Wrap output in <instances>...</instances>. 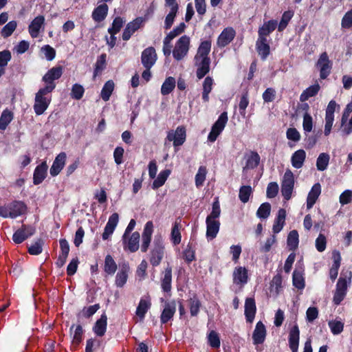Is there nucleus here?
Instances as JSON below:
<instances>
[{"instance_id":"obj_1","label":"nucleus","mask_w":352,"mask_h":352,"mask_svg":"<svg viewBox=\"0 0 352 352\" xmlns=\"http://www.w3.org/2000/svg\"><path fill=\"white\" fill-rule=\"evenodd\" d=\"M27 205L22 201L14 200L0 206V216L3 218H16L27 212Z\"/></svg>"},{"instance_id":"obj_2","label":"nucleus","mask_w":352,"mask_h":352,"mask_svg":"<svg viewBox=\"0 0 352 352\" xmlns=\"http://www.w3.org/2000/svg\"><path fill=\"white\" fill-rule=\"evenodd\" d=\"M51 92L47 88L43 87L36 94L35 102L33 106L36 115H42L48 108L51 102V97L48 98L46 95Z\"/></svg>"},{"instance_id":"obj_3","label":"nucleus","mask_w":352,"mask_h":352,"mask_svg":"<svg viewBox=\"0 0 352 352\" xmlns=\"http://www.w3.org/2000/svg\"><path fill=\"white\" fill-rule=\"evenodd\" d=\"M63 72V68L60 65L50 69L42 78V80L46 84L44 88H47L48 90L53 91L56 86L54 80L59 79Z\"/></svg>"},{"instance_id":"obj_4","label":"nucleus","mask_w":352,"mask_h":352,"mask_svg":"<svg viewBox=\"0 0 352 352\" xmlns=\"http://www.w3.org/2000/svg\"><path fill=\"white\" fill-rule=\"evenodd\" d=\"M228 113L223 111L219 116L217 120L213 124L211 131L208 135V140L214 142L221 133L228 122Z\"/></svg>"},{"instance_id":"obj_5","label":"nucleus","mask_w":352,"mask_h":352,"mask_svg":"<svg viewBox=\"0 0 352 352\" xmlns=\"http://www.w3.org/2000/svg\"><path fill=\"white\" fill-rule=\"evenodd\" d=\"M294 186V177L290 169H287L284 173L281 183V193L283 198L288 201L291 199Z\"/></svg>"},{"instance_id":"obj_6","label":"nucleus","mask_w":352,"mask_h":352,"mask_svg":"<svg viewBox=\"0 0 352 352\" xmlns=\"http://www.w3.org/2000/svg\"><path fill=\"white\" fill-rule=\"evenodd\" d=\"M190 38L186 35L181 36L176 42L175 48L173 50V56L177 60L183 59L189 50Z\"/></svg>"},{"instance_id":"obj_7","label":"nucleus","mask_w":352,"mask_h":352,"mask_svg":"<svg viewBox=\"0 0 352 352\" xmlns=\"http://www.w3.org/2000/svg\"><path fill=\"white\" fill-rule=\"evenodd\" d=\"M351 280V272L349 273L348 276L342 277L340 276L336 285V289L333 296V302L336 305H339L344 298L348 283H350Z\"/></svg>"},{"instance_id":"obj_8","label":"nucleus","mask_w":352,"mask_h":352,"mask_svg":"<svg viewBox=\"0 0 352 352\" xmlns=\"http://www.w3.org/2000/svg\"><path fill=\"white\" fill-rule=\"evenodd\" d=\"M186 139V130L184 126H179L175 131H169L168 132L166 140L169 142H173L174 147L182 146Z\"/></svg>"},{"instance_id":"obj_9","label":"nucleus","mask_w":352,"mask_h":352,"mask_svg":"<svg viewBox=\"0 0 352 352\" xmlns=\"http://www.w3.org/2000/svg\"><path fill=\"white\" fill-rule=\"evenodd\" d=\"M316 67L320 69V77L322 80L326 79L331 74L332 63L326 52L320 54L316 63Z\"/></svg>"},{"instance_id":"obj_10","label":"nucleus","mask_w":352,"mask_h":352,"mask_svg":"<svg viewBox=\"0 0 352 352\" xmlns=\"http://www.w3.org/2000/svg\"><path fill=\"white\" fill-rule=\"evenodd\" d=\"M123 248L130 252H136L140 247V234L134 232L131 234L122 236Z\"/></svg>"},{"instance_id":"obj_11","label":"nucleus","mask_w":352,"mask_h":352,"mask_svg":"<svg viewBox=\"0 0 352 352\" xmlns=\"http://www.w3.org/2000/svg\"><path fill=\"white\" fill-rule=\"evenodd\" d=\"M236 36V31L232 27L224 28L219 35L217 40V45L220 48L228 45Z\"/></svg>"},{"instance_id":"obj_12","label":"nucleus","mask_w":352,"mask_h":352,"mask_svg":"<svg viewBox=\"0 0 352 352\" xmlns=\"http://www.w3.org/2000/svg\"><path fill=\"white\" fill-rule=\"evenodd\" d=\"M35 232V228L32 226L23 225L18 229L12 236L13 241L19 244L24 241L26 239L33 235Z\"/></svg>"},{"instance_id":"obj_13","label":"nucleus","mask_w":352,"mask_h":352,"mask_svg":"<svg viewBox=\"0 0 352 352\" xmlns=\"http://www.w3.org/2000/svg\"><path fill=\"white\" fill-rule=\"evenodd\" d=\"M157 59L155 49L148 47L142 52L141 63L143 67H153Z\"/></svg>"},{"instance_id":"obj_14","label":"nucleus","mask_w":352,"mask_h":352,"mask_svg":"<svg viewBox=\"0 0 352 352\" xmlns=\"http://www.w3.org/2000/svg\"><path fill=\"white\" fill-rule=\"evenodd\" d=\"M143 21L142 17H137L133 21L128 23L122 32V40H129L131 36L142 25Z\"/></svg>"},{"instance_id":"obj_15","label":"nucleus","mask_w":352,"mask_h":352,"mask_svg":"<svg viewBox=\"0 0 352 352\" xmlns=\"http://www.w3.org/2000/svg\"><path fill=\"white\" fill-rule=\"evenodd\" d=\"M67 160V155L65 152H60L56 155L50 169V175L52 177L57 176L63 169Z\"/></svg>"},{"instance_id":"obj_16","label":"nucleus","mask_w":352,"mask_h":352,"mask_svg":"<svg viewBox=\"0 0 352 352\" xmlns=\"http://www.w3.org/2000/svg\"><path fill=\"white\" fill-rule=\"evenodd\" d=\"M45 17L43 15H38L35 17L28 26V32L32 38H37L39 35L40 30L44 28Z\"/></svg>"},{"instance_id":"obj_17","label":"nucleus","mask_w":352,"mask_h":352,"mask_svg":"<svg viewBox=\"0 0 352 352\" xmlns=\"http://www.w3.org/2000/svg\"><path fill=\"white\" fill-rule=\"evenodd\" d=\"M153 232V225L152 221H147L144 226V229L142 236L141 251L146 252L150 245L151 236Z\"/></svg>"},{"instance_id":"obj_18","label":"nucleus","mask_w":352,"mask_h":352,"mask_svg":"<svg viewBox=\"0 0 352 352\" xmlns=\"http://www.w3.org/2000/svg\"><path fill=\"white\" fill-rule=\"evenodd\" d=\"M195 62L197 67V77L198 79H201L210 72V57L200 58L199 60H195Z\"/></svg>"},{"instance_id":"obj_19","label":"nucleus","mask_w":352,"mask_h":352,"mask_svg":"<svg viewBox=\"0 0 352 352\" xmlns=\"http://www.w3.org/2000/svg\"><path fill=\"white\" fill-rule=\"evenodd\" d=\"M48 166L45 161L36 166L33 173V184L38 185L46 178Z\"/></svg>"},{"instance_id":"obj_20","label":"nucleus","mask_w":352,"mask_h":352,"mask_svg":"<svg viewBox=\"0 0 352 352\" xmlns=\"http://www.w3.org/2000/svg\"><path fill=\"white\" fill-rule=\"evenodd\" d=\"M164 256V247L160 241H155L151 252L150 262L153 266H157Z\"/></svg>"},{"instance_id":"obj_21","label":"nucleus","mask_w":352,"mask_h":352,"mask_svg":"<svg viewBox=\"0 0 352 352\" xmlns=\"http://www.w3.org/2000/svg\"><path fill=\"white\" fill-rule=\"evenodd\" d=\"M266 337V329L261 321L256 323L252 334V339L254 344H262Z\"/></svg>"},{"instance_id":"obj_22","label":"nucleus","mask_w":352,"mask_h":352,"mask_svg":"<svg viewBox=\"0 0 352 352\" xmlns=\"http://www.w3.org/2000/svg\"><path fill=\"white\" fill-rule=\"evenodd\" d=\"M300 339V331L297 324H295L289 331V345L292 352H298Z\"/></svg>"},{"instance_id":"obj_23","label":"nucleus","mask_w":352,"mask_h":352,"mask_svg":"<svg viewBox=\"0 0 352 352\" xmlns=\"http://www.w3.org/2000/svg\"><path fill=\"white\" fill-rule=\"evenodd\" d=\"M277 25V21L275 20H270L265 22L258 29V38H267V37L276 30Z\"/></svg>"},{"instance_id":"obj_24","label":"nucleus","mask_w":352,"mask_h":352,"mask_svg":"<svg viewBox=\"0 0 352 352\" xmlns=\"http://www.w3.org/2000/svg\"><path fill=\"white\" fill-rule=\"evenodd\" d=\"M256 50L262 60H265L270 53V47L267 38H258Z\"/></svg>"},{"instance_id":"obj_25","label":"nucleus","mask_w":352,"mask_h":352,"mask_svg":"<svg viewBox=\"0 0 352 352\" xmlns=\"http://www.w3.org/2000/svg\"><path fill=\"white\" fill-rule=\"evenodd\" d=\"M151 302L149 296L143 297L140 299L138 306L136 309V316L142 321L145 317V314L148 310L151 308Z\"/></svg>"},{"instance_id":"obj_26","label":"nucleus","mask_w":352,"mask_h":352,"mask_svg":"<svg viewBox=\"0 0 352 352\" xmlns=\"http://www.w3.org/2000/svg\"><path fill=\"white\" fill-rule=\"evenodd\" d=\"M109 7L106 3L100 4L94 9L91 17L95 22H102L106 19Z\"/></svg>"},{"instance_id":"obj_27","label":"nucleus","mask_w":352,"mask_h":352,"mask_svg":"<svg viewBox=\"0 0 352 352\" xmlns=\"http://www.w3.org/2000/svg\"><path fill=\"white\" fill-rule=\"evenodd\" d=\"M175 311L176 304L175 301L166 302L160 317L162 323L168 322L173 317Z\"/></svg>"},{"instance_id":"obj_28","label":"nucleus","mask_w":352,"mask_h":352,"mask_svg":"<svg viewBox=\"0 0 352 352\" xmlns=\"http://www.w3.org/2000/svg\"><path fill=\"white\" fill-rule=\"evenodd\" d=\"M321 193V186L319 183H316L311 187L307 197V208L308 209L313 207L316 204L318 197Z\"/></svg>"},{"instance_id":"obj_29","label":"nucleus","mask_w":352,"mask_h":352,"mask_svg":"<svg viewBox=\"0 0 352 352\" xmlns=\"http://www.w3.org/2000/svg\"><path fill=\"white\" fill-rule=\"evenodd\" d=\"M256 311L254 298H247L245 302V316L248 322H252L255 317Z\"/></svg>"},{"instance_id":"obj_30","label":"nucleus","mask_w":352,"mask_h":352,"mask_svg":"<svg viewBox=\"0 0 352 352\" xmlns=\"http://www.w3.org/2000/svg\"><path fill=\"white\" fill-rule=\"evenodd\" d=\"M212 42L210 40L201 41L198 47L197 54L194 60H199L200 58L209 57L208 55L211 50Z\"/></svg>"},{"instance_id":"obj_31","label":"nucleus","mask_w":352,"mask_h":352,"mask_svg":"<svg viewBox=\"0 0 352 352\" xmlns=\"http://www.w3.org/2000/svg\"><path fill=\"white\" fill-rule=\"evenodd\" d=\"M248 270L243 267H236L233 272V280L235 284L244 285L248 282Z\"/></svg>"},{"instance_id":"obj_32","label":"nucleus","mask_w":352,"mask_h":352,"mask_svg":"<svg viewBox=\"0 0 352 352\" xmlns=\"http://www.w3.org/2000/svg\"><path fill=\"white\" fill-rule=\"evenodd\" d=\"M306 158V153L303 149H299L295 151L291 157V162L295 168H300L302 167Z\"/></svg>"},{"instance_id":"obj_33","label":"nucleus","mask_w":352,"mask_h":352,"mask_svg":"<svg viewBox=\"0 0 352 352\" xmlns=\"http://www.w3.org/2000/svg\"><path fill=\"white\" fill-rule=\"evenodd\" d=\"M320 89V86L318 82L309 86L305 89L300 96V101L305 102L309 98L316 96Z\"/></svg>"},{"instance_id":"obj_34","label":"nucleus","mask_w":352,"mask_h":352,"mask_svg":"<svg viewBox=\"0 0 352 352\" xmlns=\"http://www.w3.org/2000/svg\"><path fill=\"white\" fill-rule=\"evenodd\" d=\"M107 325V317L105 314H102L100 318L95 323L93 331L98 336H102L106 332Z\"/></svg>"},{"instance_id":"obj_35","label":"nucleus","mask_w":352,"mask_h":352,"mask_svg":"<svg viewBox=\"0 0 352 352\" xmlns=\"http://www.w3.org/2000/svg\"><path fill=\"white\" fill-rule=\"evenodd\" d=\"M261 157L257 152L251 151L250 155L247 156L245 166L243 167V170L245 169H254L256 168L260 163Z\"/></svg>"},{"instance_id":"obj_36","label":"nucleus","mask_w":352,"mask_h":352,"mask_svg":"<svg viewBox=\"0 0 352 352\" xmlns=\"http://www.w3.org/2000/svg\"><path fill=\"white\" fill-rule=\"evenodd\" d=\"M214 80L212 77L207 76L203 82V91L201 94L202 100L204 102H208L209 94L212 89Z\"/></svg>"},{"instance_id":"obj_37","label":"nucleus","mask_w":352,"mask_h":352,"mask_svg":"<svg viewBox=\"0 0 352 352\" xmlns=\"http://www.w3.org/2000/svg\"><path fill=\"white\" fill-rule=\"evenodd\" d=\"M13 118L14 114L11 111H10L8 109H4L0 117V130H6L8 124L13 120Z\"/></svg>"},{"instance_id":"obj_38","label":"nucleus","mask_w":352,"mask_h":352,"mask_svg":"<svg viewBox=\"0 0 352 352\" xmlns=\"http://www.w3.org/2000/svg\"><path fill=\"white\" fill-rule=\"evenodd\" d=\"M170 174V170L169 169L162 170L157 175V178L153 181L152 184V188L155 190L162 186L165 184Z\"/></svg>"},{"instance_id":"obj_39","label":"nucleus","mask_w":352,"mask_h":352,"mask_svg":"<svg viewBox=\"0 0 352 352\" xmlns=\"http://www.w3.org/2000/svg\"><path fill=\"white\" fill-rule=\"evenodd\" d=\"M172 282V270L170 267H167L164 272V276L162 279V288L164 292H168L171 289Z\"/></svg>"},{"instance_id":"obj_40","label":"nucleus","mask_w":352,"mask_h":352,"mask_svg":"<svg viewBox=\"0 0 352 352\" xmlns=\"http://www.w3.org/2000/svg\"><path fill=\"white\" fill-rule=\"evenodd\" d=\"M114 82L112 80L107 81L102 87L100 96L104 101H108L114 89Z\"/></svg>"},{"instance_id":"obj_41","label":"nucleus","mask_w":352,"mask_h":352,"mask_svg":"<svg viewBox=\"0 0 352 352\" xmlns=\"http://www.w3.org/2000/svg\"><path fill=\"white\" fill-rule=\"evenodd\" d=\"M207 230L206 236L208 239L212 240L214 239L219 232L220 223L219 221H206Z\"/></svg>"},{"instance_id":"obj_42","label":"nucleus","mask_w":352,"mask_h":352,"mask_svg":"<svg viewBox=\"0 0 352 352\" xmlns=\"http://www.w3.org/2000/svg\"><path fill=\"white\" fill-rule=\"evenodd\" d=\"M107 62V54H102L100 55L96 60V63H95L94 70V77L97 76L99 74H101L102 71L106 67V63Z\"/></svg>"},{"instance_id":"obj_43","label":"nucleus","mask_w":352,"mask_h":352,"mask_svg":"<svg viewBox=\"0 0 352 352\" xmlns=\"http://www.w3.org/2000/svg\"><path fill=\"white\" fill-rule=\"evenodd\" d=\"M175 79L172 76L166 78L161 87V94L166 96L171 93L175 87Z\"/></svg>"},{"instance_id":"obj_44","label":"nucleus","mask_w":352,"mask_h":352,"mask_svg":"<svg viewBox=\"0 0 352 352\" xmlns=\"http://www.w3.org/2000/svg\"><path fill=\"white\" fill-rule=\"evenodd\" d=\"M129 267H122L117 273L116 276V285L117 287H122L126 283L128 278Z\"/></svg>"},{"instance_id":"obj_45","label":"nucleus","mask_w":352,"mask_h":352,"mask_svg":"<svg viewBox=\"0 0 352 352\" xmlns=\"http://www.w3.org/2000/svg\"><path fill=\"white\" fill-rule=\"evenodd\" d=\"M117 270V264L111 255H107L104 259V270L109 274L113 275Z\"/></svg>"},{"instance_id":"obj_46","label":"nucleus","mask_w":352,"mask_h":352,"mask_svg":"<svg viewBox=\"0 0 352 352\" xmlns=\"http://www.w3.org/2000/svg\"><path fill=\"white\" fill-rule=\"evenodd\" d=\"M292 281L295 287L298 288V289H304L305 284L302 272L295 270L293 272Z\"/></svg>"},{"instance_id":"obj_47","label":"nucleus","mask_w":352,"mask_h":352,"mask_svg":"<svg viewBox=\"0 0 352 352\" xmlns=\"http://www.w3.org/2000/svg\"><path fill=\"white\" fill-rule=\"evenodd\" d=\"M298 233L296 230H292L287 236V245L290 250H295L299 243Z\"/></svg>"},{"instance_id":"obj_48","label":"nucleus","mask_w":352,"mask_h":352,"mask_svg":"<svg viewBox=\"0 0 352 352\" xmlns=\"http://www.w3.org/2000/svg\"><path fill=\"white\" fill-rule=\"evenodd\" d=\"M293 16L294 12L292 10H287L283 12L280 21L278 25V30L279 32L283 31L287 28Z\"/></svg>"},{"instance_id":"obj_49","label":"nucleus","mask_w":352,"mask_h":352,"mask_svg":"<svg viewBox=\"0 0 352 352\" xmlns=\"http://www.w3.org/2000/svg\"><path fill=\"white\" fill-rule=\"evenodd\" d=\"M329 162V155L327 153H322L316 160V167L318 170L323 171L327 169Z\"/></svg>"},{"instance_id":"obj_50","label":"nucleus","mask_w":352,"mask_h":352,"mask_svg":"<svg viewBox=\"0 0 352 352\" xmlns=\"http://www.w3.org/2000/svg\"><path fill=\"white\" fill-rule=\"evenodd\" d=\"M270 204L268 202H265L259 206L256 212V216L261 219H265L270 216Z\"/></svg>"},{"instance_id":"obj_51","label":"nucleus","mask_w":352,"mask_h":352,"mask_svg":"<svg viewBox=\"0 0 352 352\" xmlns=\"http://www.w3.org/2000/svg\"><path fill=\"white\" fill-rule=\"evenodd\" d=\"M252 193V188L250 186H242L239 189V198L243 203H247Z\"/></svg>"},{"instance_id":"obj_52","label":"nucleus","mask_w":352,"mask_h":352,"mask_svg":"<svg viewBox=\"0 0 352 352\" xmlns=\"http://www.w3.org/2000/svg\"><path fill=\"white\" fill-rule=\"evenodd\" d=\"M17 23L16 21H11L8 22L1 31V34L3 38H8L16 30Z\"/></svg>"},{"instance_id":"obj_53","label":"nucleus","mask_w":352,"mask_h":352,"mask_svg":"<svg viewBox=\"0 0 352 352\" xmlns=\"http://www.w3.org/2000/svg\"><path fill=\"white\" fill-rule=\"evenodd\" d=\"M124 24V21L120 16H116L112 23L111 27L109 28L108 32L110 34H116L118 33Z\"/></svg>"},{"instance_id":"obj_54","label":"nucleus","mask_w":352,"mask_h":352,"mask_svg":"<svg viewBox=\"0 0 352 352\" xmlns=\"http://www.w3.org/2000/svg\"><path fill=\"white\" fill-rule=\"evenodd\" d=\"M85 93V89L84 87L78 83H75L73 85L70 96L73 99L75 100H80L84 95Z\"/></svg>"},{"instance_id":"obj_55","label":"nucleus","mask_w":352,"mask_h":352,"mask_svg":"<svg viewBox=\"0 0 352 352\" xmlns=\"http://www.w3.org/2000/svg\"><path fill=\"white\" fill-rule=\"evenodd\" d=\"M328 325L333 335L341 333L344 329V323L341 321L333 320L328 322Z\"/></svg>"},{"instance_id":"obj_56","label":"nucleus","mask_w":352,"mask_h":352,"mask_svg":"<svg viewBox=\"0 0 352 352\" xmlns=\"http://www.w3.org/2000/svg\"><path fill=\"white\" fill-rule=\"evenodd\" d=\"M186 28V24L184 22H182L177 25V27L174 28L173 30H171L167 35H166V40H173L176 36H179L182 33H183L185 31V29Z\"/></svg>"},{"instance_id":"obj_57","label":"nucleus","mask_w":352,"mask_h":352,"mask_svg":"<svg viewBox=\"0 0 352 352\" xmlns=\"http://www.w3.org/2000/svg\"><path fill=\"white\" fill-rule=\"evenodd\" d=\"M181 226L178 223H175L172 228L171 240L174 245H177L181 242Z\"/></svg>"},{"instance_id":"obj_58","label":"nucleus","mask_w":352,"mask_h":352,"mask_svg":"<svg viewBox=\"0 0 352 352\" xmlns=\"http://www.w3.org/2000/svg\"><path fill=\"white\" fill-rule=\"evenodd\" d=\"M206 168L205 166H201L195 175V184L197 187L203 185L206 179Z\"/></svg>"},{"instance_id":"obj_59","label":"nucleus","mask_w":352,"mask_h":352,"mask_svg":"<svg viewBox=\"0 0 352 352\" xmlns=\"http://www.w3.org/2000/svg\"><path fill=\"white\" fill-rule=\"evenodd\" d=\"M190 311L192 316H195L199 311L201 303L199 300L196 298L193 297L189 300Z\"/></svg>"},{"instance_id":"obj_60","label":"nucleus","mask_w":352,"mask_h":352,"mask_svg":"<svg viewBox=\"0 0 352 352\" xmlns=\"http://www.w3.org/2000/svg\"><path fill=\"white\" fill-rule=\"evenodd\" d=\"M249 104V99H248V92H244L240 99V102L239 104V112L241 116H245V110Z\"/></svg>"},{"instance_id":"obj_61","label":"nucleus","mask_w":352,"mask_h":352,"mask_svg":"<svg viewBox=\"0 0 352 352\" xmlns=\"http://www.w3.org/2000/svg\"><path fill=\"white\" fill-rule=\"evenodd\" d=\"M282 285V276L280 274L274 276L270 283L271 291H274L276 294L279 293Z\"/></svg>"},{"instance_id":"obj_62","label":"nucleus","mask_w":352,"mask_h":352,"mask_svg":"<svg viewBox=\"0 0 352 352\" xmlns=\"http://www.w3.org/2000/svg\"><path fill=\"white\" fill-rule=\"evenodd\" d=\"M43 241L41 239L37 240L28 248V252L32 255H38L42 252V246Z\"/></svg>"},{"instance_id":"obj_63","label":"nucleus","mask_w":352,"mask_h":352,"mask_svg":"<svg viewBox=\"0 0 352 352\" xmlns=\"http://www.w3.org/2000/svg\"><path fill=\"white\" fill-rule=\"evenodd\" d=\"M339 201L341 205H346L352 201V190H345L340 195Z\"/></svg>"},{"instance_id":"obj_64","label":"nucleus","mask_w":352,"mask_h":352,"mask_svg":"<svg viewBox=\"0 0 352 352\" xmlns=\"http://www.w3.org/2000/svg\"><path fill=\"white\" fill-rule=\"evenodd\" d=\"M341 25L343 28H351L352 27V8L344 15Z\"/></svg>"}]
</instances>
